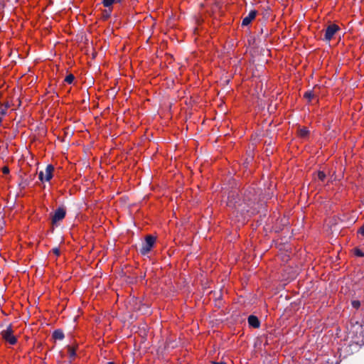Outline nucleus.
<instances>
[{"label": "nucleus", "instance_id": "obj_1", "mask_svg": "<svg viewBox=\"0 0 364 364\" xmlns=\"http://www.w3.org/2000/svg\"><path fill=\"white\" fill-rule=\"evenodd\" d=\"M157 236L155 235H146L144 238V242L140 248V253L142 255H147L154 246L156 241Z\"/></svg>", "mask_w": 364, "mask_h": 364}, {"label": "nucleus", "instance_id": "obj_2", "mask_svg": "<svg viewBox=\"0 0 364 364\" xmlns=\"http://www.w3.org/2000/svg\"><path fill=\"white\" fill-rule=\"evenodd\" d=\"M128 304L133 311H139L141 314H147L149 312V306L143 304L137 298H131L128 301Z\"/></svg>", "mask_w": 364, "mask_h": 364}, {"label": "nucleus", "instance_id": "obj_3", "mask_svg": "<svg viewBox=\"0 0 364 364\" xmlns=\"http://www.w3.org/2000/svg\"><path fill=\"white\" fill-rule=\"evenodd\" d=\"M54 166L49 164L46 166L44 171H41L38 173V178L41 182H48L53 176Z\"/></svg>", "mask_w": 364, "mask_h": 364}, {"label": "nucleus", "instance_id": "obj_4", "mask_svg": "<svg viewBox=\"0 0 364 364\" xmlns=\"http://www.w3.org/2000/svg\"><path fill=\"white\" fill-rule=\"evenodd\" d=\"M2 338L11 345H14L17 342V338L13 335V330L11 325L7 326L6 329L1 332Z\"/></svg>", "mask_w": 364, "mask_h": 364}, {"label": "nucleus", "instance_id": "obj_5", "mask_svg": "<svg viewBox=\"0 0 364 364\" xmlns=\"http://www.w3.org/2000/svg\"><path fill=\"white\" fill-rule=\"evenodd\" d=\"M338 31H340V27L338 25L335 23L330 24L326 28L324 39L327 41H331Z\"/></svg>", "mask_w": 364, "mask_h": 364}, {"label": "nucleus", "instance_id": "obj_6", "mask_svg": "<svg viewBox=\"0 0 364 364\" xmlns=\"http://www.w3.org/2000/svg\"><path fill=\"white\" fill-rule=\"evenodd\" d=\"M66 215L65 208L60 207L57 208L51 216L52 224L55 225L58 222L62 220Z\"/></svg>", "mask_w": 364, "mask_h": 364}, {"label": "nucleus", "instance_id": "obj_7", "mask_svg": "<svg viewBox=\"0 0 364 364\" xmlns=\"http://www.w3.org/2000/svg\"><path fill=\"white\" fill-rule=\"evenodd\" d=\"M257 11L255 10L250 11L248 15L242 19V25L248 26L256 17Z\"/></svg>", "mask_w": 364, "mask_h": 364}, {"label": "nucleus", "instance_id": "obj_8", "mask_svg": "<svg viewBox=\"0 0 364 364\" xmlns=\"http://www.w3.org/2000/svg\"><path fill=\"white\" fill-rule=\"evenodd\" d=\"M247 321H248L249 325L253 328H257L260 326V321L256 316H254V315L249 316Z\"/></svg>", "mask_w": 364, "mask_h": 364}, {"label": "nucleus", "instance_id": "obj_9", "mask_svg": "<svg viewBox=\"0 0 364 364\" xmlns=\"http://www.w3.org/2000/svg\"><path fill=\"white\" fill-rule=\"evenodd\" d=\"M64 337V333L61 329H56L53 333V338L55 340H63Z\"/></svg>", "mask_w": 364, "mask_h": 364}, {"label": "nucleus", "instance_id": "obj_10", "mask_svg": "<svg viewBox=\"0 0 364 364\" xmlns=\"http://www.w3.org/2000/svg\"><path fill=\"white\" fill-rule=\"evenodd\" d=\"M309 134V131L306 127L300 128L298 130V135L301 138H306Z\"/></svg>", "mask_w": 364, "mask_h": 364}, {"label": "nucleus", "instance_id": "obj_11", "mask_svg": "<svg viewBox=\"0 0 364 364\" xmlns=\"http://www.w3.org/2000/svg\"><path fill=\"white\" fill-rule=\"evenodd\" d=\"M68 351L69 356L71 359H73L75 357V355H76L75 350L73 347L68 346Z\"/></svg>", "mask_w": 364, "mask_h": 364}, {"label": "nucleus", "instance_id": "obj_12", "mask_svg": "<svg viewBox=\"0 0 364 364\" xmlns=\"http://www.w3.org/2000/svg\"><path fill=\"white\" fill-rule=\"evenodd\" d=\"M317 177L321 181H323L326 177L325 173L322 171H319L317 173Z\"/></svg>", "mask_w": 364, "mask_h": 364}, {"label": "nucleus", "instance_id": "obj_13", "mask_svg": "<svg viewBox=\"0 0 364 364\" xmlns=\"http://www.w3.org/2000/svg\"><path fill=\"white\" fill-rule=\"evenodd\" d=\"M281 257L284 262H287L289 259L290 255L287 254V250L285 252L281 253Z\"/></svg>", "mask_w": 364, "mask_h": 364}, {"label": "nucleus", "instance_id": "obj_14", "mask_svg": "<svg viewBox=\"0 0 364 364\" xmlns=\"http://www.w3.org/2000/svg\"><path fill=\"white\" fill-rule=\"evenodd\" d=\"M74 76L72 74L67 75L65 78V81L69 84H71L74 80Z\"/></svg>", "mask_w": 364, "mask_h": 364}, {"label": "nucleus", "instance_id": "obj_15", "mask_svg": "<svg viewBox=\"0 0 364 364\" xmlns=\"http://www.w3.org/2000/svg\"><path fill=\"white\" fill-rule=\"evenodd\" d=\"M115 0H103V5L105 7H109L114 3Z\"/></svg>", "mask_w": 364, "mask_h": 364}, {"label": "nucleus", "instance_id": "obj_16", "mask_svg": "<svg viewBox=\"0 0 364 364\" xmlns=\"http://www.w3.org/2000/svg\"><path fill=\"white\" fill-rule=\"evenodd\" d=\"M354 254L357 257H363L364 256L363 252L361 250H360L359 248L354 249Z\"/></svg>", "mask_w": 364, "mask_h": 364}, {"label": "nucleus", "instance_id": "obj_17", "mask_svg": "<svg viewBox=\"0 0 364 364\" xmlns=\"http://www.w3.org/2000/svg\"><path fill=\"white\" fill-rule=\"evenodd\" d=\"M351 305L353 308L358 309L360 306V302L358 300H353L351 302Z\"/></svg>", "mask_w": 364, "mask_h": 364}, {"label": "nucleus", "instance_id": "obj_18", "mask_svg": "<svg viewBox=\"0 0 364 364\" xmlns=\"http://www.w3.org/2000/svg\"><path fill=\"white\" fill-rule=\"evenodd\" d=\"M304 97L311 101L314 98V94L311 92H307L304 94Z\"/></svg>", "mask_w": 364, "mask_h": 364}, {"label": "nucleus", "instance_id": "obj_19", "mask_svg": "<svg viewBox=\"0 0 364 364\" xmlns=\"http://www.w3.org/2000/svg\"><path fill=\"white\" fill-rule=\"evenodd\" d=\"M52 251H53V252L55 255H57V256H58V255H60V250H59V248H58V247H55V248H53V249L52 250Z\"/></svg>", "mask_w": 364, "mask_h": 364}, {"label": "nucleus", "instance_id": "obj_20", "mask_svg": "<svg viewBox=\"0 0 364 364\" xmlns=\"http://www.w3.org/2000/svg\"><path fill=\"white\" fill-rule=\"evenodd\" d=\"M358 235L364 237V229H359L358 231Z\"/></svg>", "mask_w": 364, "mask_h": 364}, {"label": "nucleus", "instance_id": "obj_21", "mask_svg": "<svg viewBox=\"0 0 364 364\" xmlns=\"http://www.w3.org/2000/svg\"><path fill=\"white\" fill-rule=\"evenodd\" d=\"M2 171H3L4 173H9V168L5 166L3 168Z\"/></svg>", "mask_w": 364, "mask_h": 364}, {"label": "nucleus", "instance_id": "obj_22", "mask_svg": "<svg viewBox=\"0 0 364 364\" xmlns=\"http://www.w3.org/2000/svg\"><path fill=\"white\" fill-rule=\"evenodd\" d=\"M213 364H226L225 362L223 361H220V362H213Z\"/></svg>", "mask_w": 364, "mask_h": 364}, {"label": "nucleus", "instance_id": "obj_23", "mask_svg": "<svg viewBox=\"0 0 364 364\" xmlns=\"http://www.w3.org/2000/svg\"><path fill=\"white\" fill-rule=\"evenodd\" d=\"M107 364H115L114 362H108Z\"/></svg>", "mask_w": 364, "mask_h": 364}]
</instances>
